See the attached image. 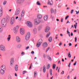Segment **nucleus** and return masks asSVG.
Instances as JSON below:
<instances>
[{
  "label": "nucleus",
  "mask_w": 79,
  "mask_h": 79,
  "mask_svg": "<svg viewBox=\"0 0 79 79\" xmlns=\"http://www.w3.org/2000/svg\"><path fill=\"white\" fill-rule=\"evenodd\" d=\"M18 27H16L13 29V32L15 34H17L18 33Z\"/></svg>",
  "instance_id": "nucleus-6"
},
{
  "label": "nucleus",
  "mask_w": 79,
  "mask_h": 79,
  "mask_svg": "<svg viewBox=\"0 0 79 79\" xmlns=\"http://www.w3.org/2000/svg\"><path fill=\"white\" fill-rule=\"evenodd\" d=\"M73 11H74V10H72L71 11V14H72V13H73Z\"/></svg>",
  "instance_id": "nucleus-50"
},
{
  "label": "nucleus",
  "mask_w": 79,
  "mask_h": 79,
  "mask_svg": "<svg viewBox=\"0 0 79 79\" xmlns=\"http://www.w3.org/2000/svg\"><path fill=\"white\" fill-rule=\"evenodd\" d=\"M67 33L69 37H70L71 36V33H70V32H69V30H67Z\"/></svg>",
  "instance_id": "nucleus-34"
},
{
  "label": "nucleus",
  "mask_w": 79,
  "mask_h": 79,
  "mask_svg": "<svg viewBox=\"0 0 79 79\" xmlns=\"http://www.w3.org/2000/svg\"><path fill=\"white\" fill-rule=\"evenodd\" d=\"M48 59L50 60V61H52V58H51V57H48Z\"/></svg>",
  "instance_id": "nucleus-45"
},
{
  "label": "nucleus",
  "mask_w": 79,
  "mask_h": 79,
  "mask_svg": "<svg viewBox=\"0 0 79 79\" xmlns=\"http://www.w3.org/2000/svg\"><path fill=\"white\" fill-rule=\"evenodd\" d=\"M43 56H44V57L45 58V54H44L43 55Z\"/></svg>",
  "instance_id": "nucleus-58"
},
{
  "label": "nucleus",
  "mask_w": 79,
  "mask_h": 79,
  "mask_svg": "<svg viewBox=\"0 0 79 79\" xmlns=\"http://www.w3.org/2000/svg\"><path fill=\"white\" fill-rule=\"evenodd\" d=\"M76 14L77 15L78 14H79V10H78V12L77 11H76Z\"/></svg>",
  "instance_id": "nucleus-51"
},
{
  "label": "nucleus",
  "mask_w": 79,
  "mask_h": 79,
  "mask_svg": "<svg viewBox=\"0 0 79 79\" xmlns=\"http://www.w3.org/2000/svg\"><path fill=\"white\" fill-rule=\"evenodd\" d=\"M24 2V0H18L17 1V3L19 4H22Z\"/></svg>",
  "instance_id": "nucleus-12"
},
{
  "label": "nucleus",
  "mask_w": 79,
  "mask_h": 79,
  "mask_svg": "<svg viewBox=\"0 0 79 79\" xmlns=\"http://www.w3.org/2000/svg\"><path fill=\"white\" fill-rule=\"evenodd\" d=\"M74 27H75V29H76L77 27V25L76 24L74 25Z\"/></svg>",
  "instance_id": "nucleus-47"
},
{
  "label": "nucleus",
  "mask_w": 79,
  "mask_h": 79,
  "mask_svg": "<svg viewBox=\"0 0 79 79\" xmlns=\"http://www.w3.org/2000/svg\"><path fill=\"white\" fill-rule=\"evenodd\" d=\"M31 54H32V55H33V54H34V51H32L31 52Z\"/></svg>",
  "instance_id": "nucleus-54"
},
{
  "label": "nucleus",
  "mask_w": 79,
  "mask_h": 79,
  "mask_svg": "<svg viewBox=\"0 0 79 79\" xmlns=\"http://www.w3.org/2000/svg\"><path fill=\"white\" fill-rule=\"evenodd\" d=\"M77 63V61H75V63H74V64H73V65L74 66H75V65H76V63Z\"/></svg>",
  "instance_id": "nucleus-52"
},
{
  "label": "nucleus",
  "mask_w": 79,
  "mask_h": 79,
  "mask_svg": "<svg viewBox=\"0 0 79 79\" xmlns=\"http://www.w3.org/2000/svg\"><path fill=\"white\" fill-rule=\"evenodd\" d=\"M61 22H63V19H61Z\"/></svg>",
  "instance_id": "nucleus-57"
},
{
  "label": "nucleus",
  "mask_w": 79,
  "mask_h": 79,
  "mask_svg": "<svg viewBox=\"0 0 79 79\" xmlns=\"http://www.w3.org/2000/svg\"><path fill=\"white\" fill-rule=\"evenodd\" d=\"M8 37H11V35H8Z\"/></svg>",
  "instance_id": "nucleus-63"
},
{
  "label": "nucleus",
  "mask_w": 79,
  "mask_h": 79,
  "mask_svg": "<svg viewBox=\"0 0 79 79\" xmlns=\"http://www.w3.org/2000/svg\"><path fill=\"white\" fill-rule=\"evenodd\" d=\"M7 24V21H6V19L5 18L2 19L1 21V25L2 27H5V26H6Z\"/></svg>",
  "instance_id": "nucleus-1"
},
{
  "label": "nucleus",
  "mask_w": 79,
  "mask_h": 79,
  "mask_svg": "<svg viewBox=\"0 0 79 79\" xmlns=\"http://www.w3.org/2000/svg\"><path fill=\"white\" fill-rule=\"evenodd\" d=\"M25 53L24 52H22V53H21V55H22V56H23V55H24V54Z\"/></svg>",
  "instance_id": "nucleus-44"
},
{
  "label": "nucleus",
  "mask_w": 79,
  "mask_h": 79,
  "mask_svg": "<svg viewBox=\"0 0 79 79\" xmlns=\"http://www.w3.org/2000/svg\"><path fill=\"white\" fill-rule=\"evenodd\" d=\"M48 15H45L44 17V19L45 21H47L48 19Z\"/></svg>",
  "instance_id": "nucleus-26"
},
{
  "label": "nucleus",
  "mask_w": 79,
  "mask_h": 79,
  "mask_svg": "<svg viewBox=\"0 0 79 79\" xmlns=\"http://www.w3.org/2000/svg\"><path fill=\"white\" fill-rule=\"evenodd\" d=\"M19 12H20V9L18 8L15 11V15H18L19 14Z\"/></svg>",
  "instance_id": "nucleus-10"
},
{
  "label": "nucleus",
  "mask_w": 79,
  "mask_h": 79,
  "mask_svg": "<svg viewBox=\"0 0 79 79\" xmlns=\"http://www.w3.org/2000/svg\"><path fill=\"white\" fill-rule=\"evenodd\" d=\"M70 65H71V62L69 63V64L68 65V66L69 68L70 67Z\"/></svg>",
  "instance_id": "nucleus-53"
},
{
  "label": "nucleus",
  "mask_w": 79,
  "mask_h": 79,
  "mask_svg": "<svg viewBox=\"0 0 79 79\" xmlns=\"http://www.w3.org/2000/svg\"><path fill=\"white\" fill-rule=\"evenodd\" d=\"M0 50L1 51H3V52H5L6 50V48H5V46L1 45L0 46Z\"/></svg>",
  "instance_id": "nucleus-4"
},
{
  "label": "nucleus",
  "mask_w": 79,
  "mask_h": 79,
  "mask_svg": "<svg viewBox=\"0 0 79 79\" xmlns=\"http://www.w3.org/2000/svg\"><path fill=\"white\" fill-rule=\"evenodd\" d=\"M2 7L1 6H0V17L2 16L3 15V12H2Z\"/></svg>",
  "instance_id": "nucleus-11"
},
{
  "label": "nucleus",
  "mask_w": 79,
  "mask_h": 79,
  "mask_svg": "<svg viewBox=\"0 0 79 79\" xmlns=\"http://www.w3.org/2000/svg\"><path fill=\"white\" fill-rule=\"evenodd\" d=\"M69 46H71L72 45V44H71V43H69Z\"/></svg>",
  "instance_id": "nucleus-55"
},
{
  "label": "nucleus",
  "mask_w": 79,
  "mask_h": 79,
  "mask_svg": "<svg viewBox=\"0 0 79 79\" xmlns=\"http://www.w3.org/2000/svg\"><path fill=\"white\" fill-rule=\"evenodd\" d=\"M73 32H71V36H73Z\"/></svg>",
  "instance_id": "nucleus-60"
},
{
  "label": "nucleus",
  "mask_w": 79,
  "mask_h": 79,
  "mask_svg": "<svg viewBox=\"0 0 79 79\" xmlns=\"http://www.w3.org/2000/svg\"><path fill=\"white\" fill-rule=\"evenodd\" d=\"M18 16H17V17L15 18L16 19H18Z\"/></svg>",
  "instance_id": "nucleus-62"
},
{
  "label": "nucleus",
  "mask_w": 79,
  "mask_h": 79,
  "mask_svg": "<svg viewBox=\"0 0 79 79\" xmlns=\"http://www.w3.org/2000/svg\"><path fill=\"white\" fill-rule=\"evenodd\" d=\"M26 24L28 26V27H30V22L27 21L26 23Z\"/></svg>",
  "instance_id": "nucleus-24"
},
{
  "label": "nucleus",
  "mask_w": 79,
  "mask_h": 79,
  "mask_svg": "<svg viewBox=\"0 0 79 79\" xmlns=\"http://www.w3.org/2000/svg\"><path fill=\"white\" fill-rule=\"evenodd\" d=\"M18 65H16L15 66V70L17 71H18Z\"/></svg>",
  "instance_id": "nucleus-27"
},
{
  "label": "nucleus",
  "mask_w": 79,
  "mask_h": 79,
  "mask_svg": "<svg viewBox=\"0 0 79 79\" xmlns=\"http://www.w3.org/2000/svg\"><path fill=\"white\" fill-rule=\"evenodd\" d=\"M37 5H39V6L40 5V2H39V1H38L37 2Z\"/></svg>",
  "instance_id": "nucleus-37"
},
{
  "label": "nucleus",
  "mask_w": 79,
  "mask_h": 79,
  "mask_svg": "<svg viewBox=\"0 0 79 79\" xmlns=\"http://www.w3.org/2000/svg\"><path fill=\"white\" fill-rule=\"evenodd\" d=\"M1 69L2 70H5V67L4 65H3L1 67Z\"/></svg>",
  "instance_id": "nucleus-25"
},
{
  "label": "nucleus",
  "mask_w": 79,
  "mask_h": 79,
  "mask_svg": "<svg viewBox=\"0 0 79 79\" xmlns=\"http://www.w3.org/2000/svg\"><path fill=\"white\" fill-rule=\"evenodd\" d=\"M33 33L34 34H36L37 33V29L35 28L33 29Z\"/></svg>",
  "instance_id": "nucleus-14"
},
{
  "label": "nucleus",
  "mask_w": 79,
  "mask_h": 79,
  "mask_svg": "<svg viewBox=\"0 0 79 79\" xmlns=\"http://www.w3.org/2000/svg\"><path fill=\"white\" fill-rule=\"evenodd\" d=\"M48 40L50 42L52 41V37H50L48 39Z\"/></svg>",
  "instance_id": "nucleus-31"
},
{
  "label": "nucleus",
  "mask_w": 79,
  "mask_h": 79,
  "mask_svg": "<svg viewBox=\"0 0 79 79\" xmlns=\"http://www.w3.org/2000/svg\"><path fill=\"white\" fill-rule=\"evenodd\" d=\"M37 17L39 19H41V18H42V15L40 14H38L37 15Z\"/></svg>",
  "instance_id": "nucleus-21"
},
{
  "label": "nucleus",
  "mask_w": 79,
  "mask_h": 79,
  "mask_svg": "<svg viewBox=\"0 0 79 79\" xmlns=\"http://www.w3.org/2000/svg\"><path fill=\"white\" fill-rule=\"evenodd\" d=\"M27 73V72L26 71H24L23 72V74H25V73Z\"/></svg>",
  "instance_id": "nucleus-46"
},
{
  "label": "nucleus",
  "mask_w": 79,
  "mask_h": 79,
  "mask_svg": "<svg viewBox=\"0 0 79 79\" xmlns=\"http://www.w3.org/2000/svg\"><path fill=\"white\" fill-rule=\"evenodd\" d=\"M48 3L50 5H53V2H52V0H48Z\"/></svg>",
  "instance_id": "nucleus-18"
},
{
  "label": "nucleus",
  "mask_w": 79,
  "mask_h": 79,
  "mask_svg": "<svg viewBox=\"0 0 79 79\" xmlns=\"http://www.w3.org/2000/svg\"><path fill=\"white\" fill-rule=\"evenodd\" d=\"M40 23V20L39 19H36L34 20V24L35 25H37Z\"/></svg>",
  "instance_id": "nucleus-5"
},
{
  "label": "nucleus",
  "mask_w": 79,
  "mask_h": 79,
  "mask_svg": "<svg viewBox=\"0 0 79 79\" xmlns=\"http://www.w3.org/2000/svg\"><path fill=\"white\" fill-rule=\"evenodd\" d=\"M75 42H76L77 41V37H76L75 38Z\"/></svg>",
  "instance_id": "nucleus-49"
},
{
  "label": "nucleus",
  "mask_w": 79,
  "mask_h": 79,
  "mask_svg": "<svg viewBox=\"0 0 79 79\" xmlns=\"http://www.w3.org/2000/svg\"><path fill=\"white\" fill-rule=\"evenodd\" d=\"M56 66V64H53V66H52V68H53V69H55Z\"/></svg>",
  "instance_id": "nucleus-36"
},
{
  "label": "nucleus",
  "mask_w": 79,
  "mask_h": 79,
  "mask_svg": "<svg viewBox=\"0 0 79 79\" xmlns=\"http://www.w3.org/2000/svg\"><path fill=\"white\" fill-rule=\"evenodd\" d=\"M43 40L42 39H40L38 41V42L36 44V47H39L40 46V45L42 44V43Z\"/></svg>",
  "instance_id": "nucleus-3"
},
{
  "label": "nucleus",
  "mask_w": 79,
  "mask_h": 79,
  "mask_svg": "<svg viewBox=\"0 0 79 79\" xmlns=\"http://www.w3.org/2000/svg\"><path fill=\"white\" fill-rule=\"evenodd\" d=\"M22 46V45H21V44H19L17 45L16 47L17 48H20Z\"/></svg>",
  "instance_id": "nucleus-20"
},
{
  "label": "nucleus",
  "mask_w": 79,
  "mask_h": 79,
  "mask_svg": "<svg viewBox=\"0 0 79 79\" xmlns=\"http://www.w3.org/2000/svg\"><path fill=\"white\" fill-rule=\"evenodd\" d=\"M11 39V37H8L7 38V40L8 41H10V39Z\"/></svg>",
  "instance_id": "nucleus-39"
},
{
  "label": "nucleus",
  "mask_w": 79,
  "mask_h": 79,
  "mask_svg": "<svg viewBox=\"0 0 79 79\" xmlns=\"http://www.w3.org/2000/svg\"><path fill=\"white\" fill-rule=\"evenodd\" d=\"M0 72L1 74H3L5 73V70L1 69Z\"/></svg>",
  "instance_id": "nucleus-23"
},
{
  "label": "nucleus",
  "mask_w": 79,
  "mask_h": 79,
  "mask_svg": "<svg viewBox=\"0 0 79 79\" xmlns=\"http://www.w3.org/2000/svg\"><path fill=\"white\" fill-rule=\"evenodd\" d=\"M7 2L6 1H4L3 2V4L4 5H6V3H7Z\"/></svg>",
  "instance_id": "nucleus-41"
},
{
  "label": "nucleus",
  "mask_w": 79,
  "mask_h": 79,
  "mask_svg": "<svg viewBox=\"0 0 79 79\" xmlns=\"http://www.w3.org/2000/svg\"><path fill=\"white\" fill-rule=\"evenodd\" d=\"M43 7L44 8H45V7H46V8H47V6H43Z\"/></svg>",
  "instance_id": "nucleus-64"
},
{
  "label": "nucleus",
  "mask_w": 79,
  "mask_h": 79,
  "mask_svg": "<svg viewBox=\"0 0 79 79\" xmlns=\"http://www.w3.org/2000/svg\"><path fill=\"white\" fill-rule=\"evenodd\" d=\"M50 30V27H47L45 29V32H48Z\"/></svg>",
  "instance_id": "nucleus-16"
},
{
  "label": "nucleus",
  "mask_w": 79,
  "mask_h": 79,
  "mask_svg": "<svg viewBox=\"0 0 79 79\" xmlns=\"http://www.w3.org/2000/svg\"><path fill=\"white\" fill-rule=\"evenodd\" d=\"M59 54H60V53L58 52L57 53V54H56V55H59Z\"/></svg>",
  "instance_id": "nucleus-59"
},
{
  "label": "nucleus",
  "mask_w": 79,
  "mask_h": 79,
  "mask_svg": "<svg viewBox=\"0 0 79 79\" xmlns=\"http://www.w3.org/2000/svg\"><path fill=\"white\" fill-rule=\"evenodd\" d=\"M20 32L21 35H24V29L23 28H21L20 30Z\"/></svg>",
  "instance_id": "nucleus-8"
},
{
  "label": "nucleus",
  "mask_w": 79,
  "mask_h": 79,
  "mask_svg": "<svg viewBox=\"0 0 79 79\" xmlns=\"http://www.w3.org/2000/svg\"><path fill=\"white\" fill-rule=\"evenodd\" d=\"M43 71L44 73H45L46 71V67L45 65H44L43 67Z\"/></svg>",
  "instance_id": "nucleus-19"
},
{
  "label": "nucleus",
  "mask_w": 79,
  "mask_h": 79,
  "mask_svg": "<svg viewBox=\"0 0 79 79\" xmlns=\"http://www.w3.org/2000/svg\"><path fill=\"white\" fill-rule=\"evenodd\" d=\"M25 40H29L30 39V32H28L25 36Z\"/></svg>",
  "instance_id": "nucleus-2"
},
{
  "label": "nucleus",
  "mask_w": 79,
  "mask_h": 79,
  "mask_svg": "<svg viewBox=\"0 0 79 79\" xmlns=\"http://www.w3.org/2000/svg\"><path fill=\"white\" fill-rule=\"evenodd\" d=\"M21 19H22V17H21L19 15L18 19L19 21H21Z\"/></svg>",
  "instance_id": "nucleus-33"
},
{
  "label": "nucleus",
  "mask_w": 79,
  "mask_h": 79,
  "mask_svg": "<svg viewBox=\"0 0 79 79\" xmlns=\"http://www.w3.org/2000/svg\"><path fill=\"white\" fill-rule=\"evenodd\" d=\"M50 64H48L46 66L47 67V69H49L50 68Z\"/></svg>",
  "instance_id": "nucleus-30"
},
{
  "label": "nucleus",
  "mask_w": 79,
  "mask_h": 79,
  "mask_svg": "<svg viewBox=\"0 0 79 79\" xmlns=\"http://www.w3.org/2000/svg\"><path fill=\"white\" fill-rule=\"evenodd\" d=\"M56 10H53V8H52L51 9V11L52 13H54V12H55V13H56Z\"/></svg>",
  "instance_id": "nucleus-28"
},
{
  "label": "nucleus",
  "mask_w": 79,
  "mask_h": 79,
  "mask_svg": "<svg viewBox=\"0 0 79 79\" xmlns=\"http://www.w3.org/2000/svg\"><path fill=\"white\" fill-rule=\"evenodd\" d=\"M2 31H3V29L2 28V27L1 25H0V32H2Z\"/></svg>",
  "instance_id": "nucleus-35"
},
{
  "label": "nucleus",
  "mask_w": 79,
  "mask_h": 79,
  "mask_svg": "<svg viewBox=\"0 0 79 79\" xmlns=\"http://www.w3.org/2000/svg\"><path fill=\"white\" fill-rule=\"evenodd\" d=\"M34 76L35 77H36L37 76V72L36 71L34 72Z\"/></svg>",
  "instance_id": "nucleus-22"
},
{
  "label": "nucleus",
  "mask_w": 79,
  "mask_h": 79,
  "mask_svg": "<svg viewBox=\"0 0 79 79\" xmlns=\"http://www.w3.org/2000/svg\"><path fill=\"white\" fill-rule=\"evenodd\" d=\"M29 46H27V47L25 48L26 50H27V49H29Z\"/></svg>",
  "instance_id": "nucleus-43"
},
{
  "label": "nucleus",
  "mask_w": 79,
  "mask_h": 79,
  "mask_svg": "<svg viewBox=\"0 0 79 79\" xmlns=\"http://www.w3.org/2000/svg\"><path fill=\"white\" fill-rule=\"evenodd\" d=\"M24 10H23L21 13V15L19 16L21 17H23L24 16Z\"/></svg>",
  "instance_id": "nucleus-15"
},
{
  "label": "nucleus",
  "mask_w": 79,
  "mask_h": 79,
  "mask_svg": "<svg viewBox=\"0 0 79 79\" xmlns=\"http://www.w3.org/2000/svg\"><path fill=\"white\" fill-rule=\"evenodd\" d=\"M33 26L32 23L31 22H30V27H32Z\"/></svg>",
  "instance_id": "nucleus-38"
},
{
  "label": "nucleus",
  "mask_w": 79,
  "mask_h": 79,
  "mask_svg": "<svg viewBox=\"0 0 79 79\" xmlns=\"http://www.w3.org/2000/svg\"><path fill=\"white\" fill-rule=\"evenodd\" d=\"M68 56L69 58H71V53L70 52H69L68 53Z\"/></svg>",
  "instance_id": "nucleus-29"
},
{
  "label": "nucleus",
  "mask_w": 79,
  "mask_h": 79,
  "mask_svg": "<svg viewBox=\"0 0 79 79\" xmlns=\"http://www.w3.org/2000/svg\"><path fill=\"white\" fill-rule=\"evenodd\" d=\"M13 63H14V58H11L10 62V66H12Z\"/></svg>",
  "instance_id": "nucleus-13"
},
{
  "label": "nucleus",
  "mask_w": 79,
  "mask_h": 79,
  "mask_svg": "<svg viewBox=\"0 0 79 79\" xmlns=\"http://www.w3.org/2000/svg\"><path fill=\"white\" fill-rule=\"evenodd\" d=\"M15 22V18L14 17H12L10 20V23L12 25Z\"/></svg>",
  "instance_id": "nucleus-7"
},
{
  "label": "nucleus",
  "mask_w": 79,
  "mask_h": 79,
  "mask_svg": "<svg viewBox=\"0 0 79 79\" xmlns=\"http://www.w3.org/2000/svg\"><path fill=\"white\" fill-rule=\"evenodd\" d=\"M16 40L17 42L19 43L21 42V39L19 36H17L16 37Z\"/></svg>",
  "instance_id": "nucleus-9"
},
{
  "label": "nucleus",
  "mask_w": 79,
  "mask_h": 79,
  "mask_svg": "<svg viewBox=\"0 0 79 79\" xmlns=\"http://www.w3.org/2000/svg\"><path fill=\"white\" fill-rule=\"evenodd\" d=\"M59 46H60V45H62V43H60L59 44Z\"/></svg>",
  "instance_id": "nucleus-56"
},
{
  "label": "nucleus",
  "mask_w": 79,
  "mask_h": 79,
  "mask_svg": "<svg viewBox=\"0 0 79 79\" xmlns=\"http://www.w3.org/2000/svg\"><path fill=\"white\" fill-rule=\"evenodd\" d=\"M50 74L51 76H52V69H50Z\"/></svg>",
  "instance_id": "nucleus-32"
},
{
  "label": "nucleus",
  "mask_w": 79,
  "mask_h": 79,
  "mask_svg": "<svg viewBox=\"0 0 79 79\" xmlns=\"http://www.w3.org/2000/svg\"><path fill=\"white\" fill-rule=\"evenodd\" d=\"M71 28H73V27H74V26H73V25H72L71 26Z\"/></svg>",
  "instance_id": "nucleus-61"
},
{
  "label": "nucleus",
  "mask_w": 79,
  "mask_h": 79,
  "mask_svg": "<svg viewBox=\"0 0 79 79\" xmlns=\"http://www.w3.org/2000/svg\"><path fill=\"white\" fill-rule=\"evenodd\" d=\"M48 46L47 43L45 42L43 44V47H47Z\"/></svg>",
  "instance_id": "nucleus-17"
},
{
  "label": "nucleus",
  "mask_w": 79,
  "mask_h": 79,
  "mask_svg": "<svg viewBox=\"0 0 79 79\" xmlns=\"http://www.w3.org/2000/svg\"><path fill=\"white\" fill-rule=\"evenodd\" d=\"M50 32H49L48 34H47V35L46 36V37L48 38V37H49V35H50Z\"/></svg>",
  "instance_id": "nucleus-42"
},
{
  "label": "nucleus",
  "mask_w": 79,
  "mask_h": 79,
  "mask_svg": "<svg viewBox=\"0 0 79 79\" xmlns=\"http://www.w3.org/2000/svg\"><path fill=\"white\" fill-rule=\"evenodd\" d=\"M69 17V15H67L65 18V20H66L67 19H68V18Z\"/></svg>",
  "instance_id": "nucleus-48"
},
{
  "label": "nucleus",
  "mask_w": 79,
  "mask_h": 79,
  "mask_svg": "<svg viewBox=\"0 0 79 79\" xmlns=\"http://www.w3.org/2000/svg\"><path fill=\"white\" fill-rule=\"evenodd\" d=\"M50 47H48L47 49L46 50V52H48V50L50 49Z\"/></svg>",
  "instance_id": "nucleus-40"
}]
</instances>
